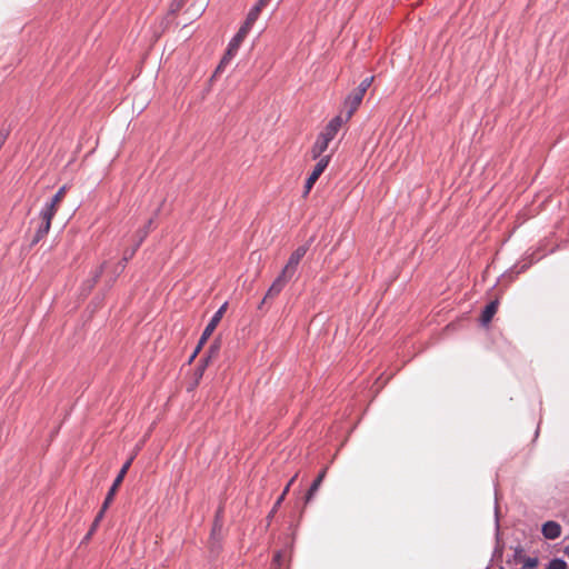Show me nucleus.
Segmentation results:
<instances>
[{
	"mask_svg": "<svg viewBox=\"0 0 569 569\" xmlns=\"http://www.w3.org/2000/svg\"><path fill=\"white\" fill-rule=\"evenodd\" d=\"M220 350V343L214 341L208 349L206 356L202 358L204 365H208L212 358H217Z\"/></svg>",
	"mask_w": 569,
	"mask_h": 569,
	"instance_id": "obj_18",
	"label": "nucleus"
},
{
	"mask_svg": "<svg viewBox=\"0 0 569 569\" xmlns=\"http://www.w3.org/2000/svg\"><path fill=\"white\" fill-rule=\"evenodd\" d=\"M261 9L259 7H257L256 4L249 10L248 14H247V18L244 20V22L242 23L244 27H247L248 29L251 30V28L253 27L254 22L258 20L260 13H261Z\"/></svg>",
	"mask_w": 569,
	"mask_h": 569,
	"instance_id": "obj_17",
	"label": "nucleus"
},
{
	"mask_svg": "<svg viewBox=\"0 0 569 569\" xmlns=\"http://www.w3.org/2000/svg\"><path fill=\"white\" fill-rule=\"evenodd\" d=\"M56 214L41 209L39 217L40 223L30 241V248L37 246L42 239L47 237L50 231L52 219Z\"/></svg>",
	"mask_w": 569,
	"mask_h": 569,
	"instance_id": "obj_3",
	"label": "nucleus"
},
{
	"mask_svg": "<svg viewBox=\"0 0 569 569\" xmlns=\"http://www.w3.org/2000/svg\"><path fill=\"white\" fill-rule=\"evenodd\" d=\"M326 473H327V468L322 469L319 475L316 477V479L312 481L309 490L307 491L306 493V502L308 503L309 501H311V499L313 498V496L316 495V492L318 491L319 487L321 486L325 477H326Z\"/></svg>",
	"mask_w": 569,
	"mask_h": 569,
	"instance_id": "obj_15",
	"label": "nucleus"
},
{
	"mask_svg": "<svg viewBox=\"0 0 569 569\" xmlns=\"http://www.w3.org/2000/svg\"><path fill=\"white\" fill-rule=\"evenodd\" d=\"M345 122H347L346 118L343 119L341 114H338L329 121L320 134L332 141Z\"/></svg>",
	"mask_w": 569,
	"mask_h": 569,
	"instance_id": "obj_10",
	"label": "nucleus"
},
{
	"mask_svg": "<svg viewBox=\"0 0 569 569\" xmlns=\"http://www.w3.org/2000/svg\"><path fill=\"white\" fill-rule=\"evenodd\" d=\"M103 267H104V263H103V264H101V266L99 267V269L96 271V274H94L93 280H92V281H93V284H94V283H97V282H98V280H99V278L101 277V274H102V272H103Z\"/></svg>",
	"mask_w": 569,
	"mask_h": 569,
	"instance_id": "obj_26",
	"label": "nucleus"
},
{
	"mask_svg": "<svg viewBox=\"0 0 569 569\" xmlns=\"http://www.w3.org/2000/svg\"><path fill=\"white\" fill-rule=\"evenodd\" d=\"M512 562L520 566L521 569H533L538 566L539 560L537 557H529L525 553L521 546H517L513 550Z\"/></svg>",
	"mask_w": 569,
	"mask_h": 569,
	"instance_id": "obj_7",
	"label": "nucleus"
},
{
	"mask_svg": "<svg viewBox=\"0 0 569 569\" xmlns=\"http://www.w3.org/2000/svg\"><path fill=\"white\" fill-rule=\"evenodd\" d=\"M563 553L569 557V545L563 548Z\"/></svg>",
	"mask_w": 569,
	"mask_h": 569,
	"instance_id": "obj_31",
	"label": "nucleus"
},
{
	"mask_svg": "<svg viewBox=\"0 0 569 569\" xmlns=\"http://www.w3.org/2000/svg\"><path fill=\"white\" fill-rule=\"evenodd\" d=\"M66 192H67V186H62L57 191V193L51 198V200L44 204V207L42 209L46 211H49L53 214H57L60 203L62 202V200L66 197Z\"/></svg>",
	"mask_w": 569,
	"mask_h": 569,
	"instance_id": "obj_12",
	"label": "nucleus"
},
{
	"mask_svg": "<svg viewBox=\"0 0 569 569\" xmlns=\"http://www.w3.org/2000/svg\"><path fill=\"white\" fill-rule=\"evenodd\" d=\"M139 247L134 244L131 249H126L123 252L122 260L120 261L121 269L123 270L126 268L127 262L132 259V257L136 254Z\"/></svg>",
	"mask_w": 569,
	"mask_h": 569,
	"instance_id": "obj_20",
	"label": "nucleus"
},
{
	"mask_svg": "<svg viewBox=\"0 0 569 569\" xmlns=\"http://www.w3.org/2000/svg\"><path fill=\"white\" fill-rule=\"evenodd\" d=\"M152 223H153V219L151 218L148 220L147 224L143 228H141L137 231V237H138V240L136 242L137 247H140L141 243L143 242V240L147 238Z\"/></svg>",
	"mask_w": 569,
	"mask_h": 569,
	"instance_id": "obj_19",
	"label": "nucleus"
},
{
	"mask_svg": "<svg viewBox=\"0 0 569 569\" xmlns=\"http://www.w3.org/2000/svg\"><path fill=\"white\" fill-rule=\"evenodd\" d=\"M132 460L133 458L131 457L129 460H127L124 462V465L122 466V468L120 469L119 473L117 475L116 479L113 480V483L112 486L110 487L109 491L107 492V496H106V500H107V503H112L113 502V499H114V496L119 489V487L121 486L131 463H132Z\"/></svg>",
	"mask_w": 569,
	"mask_h": 569,
	"instance_id": "obj_8",
	"label": "nucleus"
},
{
	"mask_svg": "<svg viewBox=\"0 0 569 569\" xmlns=\"http://www.w3.org/2000/svg\"><path fill=\"white\" fill-rule=\"evenodd\" d=\"M297 478V475L293 476L290 481L287 483V486L284 487L282 493L278 497L277 501L274 502L272 509L270 510V512L268 513L267 516V520L268 522L271 521V519L274 517L278 508L281 506L282 501L284 500V497L289 492V489H290V486L293 483V481L296 480Z\"/></svg>",
	"mask_w": 569,
	"mask_h": 569,
	"instance_id": "obj_16",
	"label": "nucleus"
},
{
	"mask_svg": "<svg viewBox=\"0 0 569 569\" xmlns=\"http://www.w3.org/2000/svg\"><path fill=\"white\" fill-rule=\"evenodd\" d=\"M547 569H567V562L561 558H553L548 562Z\"/></svg>",
	"mask_w": 569,
	"mask_h": 569,
	"instance_id": "obj_22",
	"label": "nucleus"
},
{
	"mask_svg": "<svg viewBox=\"0 0 569 569\" xmlns=\"http://www.w3.org/2000/svg\"><path fill=\"white\" fill-rule=\"evenodd\" d=\"M312 242V239H310L307 243L299 246L289 257L288 262L283 267L282 271L284 273L290 274L291 277L295 276L298 266L301 261V259L306 256L310 248V243Z\"/></svg>",
	"mask_w": 569,
	"mask_h": 569,
	"instance_id": "obj_6",
	"label": "nucleus"
},
{
	"mask_svg": "<svg viewBox=\"0 0 569 569\" xmlns=\"http://www.w3.org/2000/svg\"><path fill=\"white\" fill-rule=\"evenodd\" d=\"M250 32V29L241 24L238 32L233 36V38L230 40L228 48L217 68V71H219L222 67L228 64L233 57L237 54L238 49L240 48L241 43Z\"/></svg>",
	"mask_w": 569,
	"mask_h": 569,
	"instance_id": "obj_2",
	"label": "nucleus"
},
{
	"mask_svg": "<svg viewBox=\"0 0 569 569\" xmlns=\"http://www.w3.org/2000/svg\"><path fill=\"white\" fill-rule=\"evenodd\" d=\"M228 308V302H224L217 311L216 313L212 316V318L210 319V321L208 322V325L206 326L200 339H199V342L193 351V353L191 355L190 357V362L197 357V355L200 352L202 346L207 342V340L210 338V336L213 333V331L216 330L217 326L219 325V322L221 321L226 310Z\"/></svg>",
	"mask_w": 569,
	"mask_h": 569,
	"instance_id": "obj_1",
	"label": "nucleus"
},
{
	"mask_svg": "<svg viewBox=\"0 0 569 569\" xmlns=\"http://www.w3.org/2000/svg\"><path fill=\"white\" fill-rule=\"evenodd\" d=\"M330 161H331V154H326L325 157H322L318 160L312 172L306 180L305 190H303L305 197H307L309 194V192L313 188V186L317 182V180L319 179V177L323 173V171L329 166Z\"/></svg>",
	"mask_w": 569,
	"mask_h": 569,
	"instance_id": "obj_5",
	"label": "nucleus"
},
{
	"mask_svg": "<svg viewBox=\"0 0 569 569\" xmlns=\"http://www.w3.org/2000/svg\"><path fill=\"white\" fill-rule=\"evenodd\" d=\"M184 4V0H173L171 3V11L177 12L179 11Z\"/></svg>",
	"mask_w": 569,
	"mask_h": 569,
	"instance_id": "obj_25",
	"label": "nucleus"
},
{
	"mask_svg": "<svg viewBox=\"0 0 569 569\" xmlns=\"http://www.w3.org/2000/svg\"><path fill=\"white\" fill-rule=\"evenodd\" d=\"M281 558V553L280 552H277L274 556H273V561H279Z\"/></svg>",
	"mask_w": 569,
	"mask_h": 569,
	"instance_id": "obj_30",
	"label": "nucleus"
},
{
	"mask_svg": "<svg viewBox=\"0 0 569 569\" xmlns=\"http://www.w3.org/2000/svg\"><path fill=\"white\" fill-rule=\"evenodd\" d=\"M269 2H270V0H258L256 6L262 10L263 8H266L269 4Z\"/></svg>",
	"mask_w": 569,
	"mask_h": 569,
	"instance_id": "obj_28",
	"label": "nucleus"
},
{
	"mask_svg": "<svg viewBox=\"0 0 569 569\" xmlns=\"http://www.w3.org/2000/svg\"><path fill=\"white\" fill-rule=\"evenodd\" d=\"M527 268H528V264H522V266L519 268L518 273L526 271V269H527Z\"/></svg>",
	"mask_w": 569,
	"mask_h": 569,
	"instance_id": "obj_29",
	"label": "nucleus"
},
{
	"mask_svg": "<svg viewBox=\"0 0 569 569\" xmlns=\"http://www.w3.org/2000/svg\"><path fill=\"white\" fill-rule=\"evenodd\" d=\"M110 505L111 503H107V500L104 499V501L102 502V506H101L99 512L97 513V516L94 517V519L92 521L93 525H96V526L100 525V521L103 519L104 513L108 510V508L110 507Z\"/></svg>",
	"mask_w": 569,
	"mask_h": 569,
	"instance_id": "obj_23",
	"label": "nucleus"
},
{
	"mask_svg": "<svg viewBox=\"0 0 569 569\" xmlns=\"http://www.w3.org/2000/svg\"><path fill=\"white\" fill-rule=\"evenodd\" d=\"M293 277H291L290 274L288 273H284L282 270L281 272L279 273V276L274 279V281L271 283V286L269 287L268 291L266 292L260 306H259V309H261L262 305L267 303L269 300H272L274 299L276 297H278L281 291L284 289V287L287 286V283L292 279Z\"/></svg>",
	"mask_w": 569,
	"mask_h": 569,
	"instance_id": "obj_4",
	"label": "nucleus"
},
{
	"mask_svg": "<svg viewBox=\"0 0 569 569\" xmlns=\"http://www.w3.org/2000/svg\"><path fill=\"white\" fill-rule=\"evenodd\" d=\"M330 142L331 141H329L328 138H325L319 133L310 150L311 159L319 160L320 158L325 157L323 153L328 149Z\"/></svg>",
	"mask_w": 569,
	"mask_h": 569,
	"instance_id": "obj_11",
	"label": "nucleus"
},
{
	"mask_svg": "<svg viewBox=\"0 0 569 569\" xmlns=\"http://www.w3.org/2000/svg\"><path fill=\"white\" fill-rule=\"evenodd\" d=\"M499 307V300L495 299L490 301L481 312L480 321L483 326H487L496 315Z\"/></svg>",
	"mask_w": 569,
	"mask_h": 569,
	"instance_id": "obj_14",
	"label": "nucleus"
},
{
	"mask_svg": "<svg viewBox=\"0 0 569 569\" xmlns=\"http://www.w3.org/2000/svg\"><path fill=\"white\" fill-rule=\"evenodd\" d=\"M372 81L373 77H367L360 82V84L355 90L365 96L367 90L370 88Z\"/></svg>",
	"mask_w": 569,
	"mask_h": 569,
	"instance_id": "obj_21",
	"label": "nucleus"
},
{
	"mask_svg": "<svg viewBox=\"0 0 569 569\" xmlns=\"http://www.w3.org/2000/svg\"><path fill=\"white\" fill-rule=\"evenodd\" d=\"M98 527L99 526H96V525L91 523L90 529H89V531L87 532V535L84 537V540H89L91 538V536L96 532Z\"/></svg>",
	"mask_w": 569,
	"mask_h": 569,
	"instance_id": "obj_27",
	"label": "nucleus"
},
{
	"mask_svg": "<svg viewBox=\"0 0 569 569\" xmlns=\"http://www.w3.org/2000/svg\"><path fill=\"white\" fill-rule=\"evenodd\" d=\"M363 97L361 93L357 92L356 90H352L347 98L345 99V107L347 109L346 111V121H349L355 112L358 110L359 106L361 104Z\"/></svg>",
	"mask_w": 569,
	"mask_h": 569,
	"instance_id": "obj_9",
	"label": "nucleus"
},
{
	"mask_svg": "<svg viewBox=\"0 0 569 569\" xmlns=\"http://www.w3.org/2000/svg\"><path fill=\"white\" fill-rule=\"evenodd\" d=\"M561 526L559 522L549 520L542 525L541 532L546 539L555 540L561 536Z\"/></svg>",
	"mask_w": 569,
	"mask_h": 569,
	"instance_id": "obj_13",
	"label": "nucleus"
},
{
	"mask_svg": "<svg viewBox=\"0 0 569 569\" xmlns=\"http://www.w3.org/2000/svg\"><path fill=\"white\" fill-rule=\"evenodd\" d=\"M208 365H204L202 359L199 361V365L197 366L196 371H194V375L197 376L198 379H200L203 376V372H204V369Z\"/></svg>",
	"mask_w": 569,
	"mask_h": 569,
	"instance_id": "obj_24",
	"label": "nucleus"
}]
</instances>
